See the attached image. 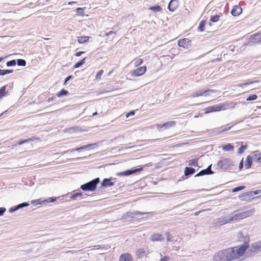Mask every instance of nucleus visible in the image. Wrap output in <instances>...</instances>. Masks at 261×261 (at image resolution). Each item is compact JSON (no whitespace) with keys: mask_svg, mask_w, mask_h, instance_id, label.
<instances>
[{"mask_svg":"<svg viewBox=\"0 0 261 261\" xmlns=\"http://www.w3.org/2000/svg\"><path fill=\"white\" fill-rule=\"evenodd\" d=\"M36 140H39V138H36L35 137H32L30 138H28L27 139H25V140H21L20 141H19L18 142V145H21L22 144H23V143H27V142H31V141H34Z\"/></svg>","mask_w":261,"mask_h":261,"instance_id":"22","label":"nucleus"},{"mask_svg":"<svg viewBox=\"0 0 261 261\" xmlns=\"http://www.w3.org/2000/svg\"><path fill=\"white\" fill-rule=\"evenodd\" d=\"M254 83H255L254 81H250V82H248L247 83H245L244 84H242V86H247V85H249L253 84Z\"/></svg>","mask_w":261,"mask_h":261,"instance_id":"46","label":"nucleus"},{"mask_svg":"<svg viewBox=\"0 0 261 261\" xmlns=\"http://www.w3.org/2000/svg\"><path fill=\"white\" fill-rule=\"evenodd\" d=\"M205 23H206L205 20H202L199 23V27L198 28V30L200 32L204 31Z\"/></svg>","mask_w":261,"mask_h":261,"instance_id":"28","label":"nucleus"},{"mask_svg":"<svg viewBox=\"0 0 261 261\" xmlns=\"http://www.w3.org/2000/svg\"><path fill=\"white\" fill-rule=\"evenodd\" d=\"M251 40L255 43H261V33L251 36Z\"/></svg>","mask_w":261,"mask_h":261,"instance_id":"16","label":"nucleus"},{"mask_svg":"<svg viewBox=\"0 0 261 261\" xmlns=\"http://www.w3.org/2000/svg\"><path fill=\"white\" fill-rule=\"evenodd\" d=\"M176 125V122L174 121H170L163 124L156 125L157 129L161 131L163 129H168L171 127H173Z\"/></svg>","mask_w":261,"mask_h":261,"instance_id":"6","label":"nucleus"},{"mask_svg":"<svg viewBox=\"0 0 261 261\" xmlns=\"http://www.w3.org/2000/svg\"><path fill=\"white\" fill-rule=\"evenodd\" d=\"M209 92H213V91L208 89L205 90H201L195 92L193 96L194 97H196L199 96H206L207 95V93Z\"/></svg>","mask_w":261,"mask_h":261,"instance_id":"17","label":"nucleus"},{"mask_svg":"<svg viewBox=\"0 0 261 261\" xmlns=\"http://www.w3.org/2000/svg\"><path fill=\"white\" fill-rule=\"evenodd\" d=\"M136 255L138 258H141L146 255V251L145 249L141 248L138 249L136 252Z\"/></svg>","mask_w":261,"mask_h":261,"instance_id":"20","label":"nucleus"},{"mask_svg":"<svg viewBox=\"0 0 261 261\" xmlns=\"http://www.w3.org/2000/svg\"><path fill=\"white\" fill-rule=\"evenodd\" d=\"M71 78V75H69L68 77H67L65 80V82L64 83V85H66L67 82Z\"/></svg>","mask_w":261,"mask_h":261,"instance_id":"52","label":"nucleus"},{"mask_svg":"<svg viewBox=\"0 0 261 261\" xmlns=\"http://www.w3.org/2000/svg\"><path fill=\"white\" fill-rule=\"evenodd\" d=\"M178 7V0H171L168 5V9L170 11L174 12Z\"/></svg>","mask_w":261,"mask_h":261,"instance_id":"12","label":"nucleus"},{"mask_svg":"<svg viewBox=\"0 0 261 261\" xmlns=\"http://www.w3.org/2000/svg\"><path fill=\"white\" fill-rule=\"evenodd\" d=\"M253 161L257 163H261V151L255 150L251 153Z\"/></svg>","mask_w":261,"mask_h":261,"instance_id":"10","label":"nucleus"},{"mask_svg":"<svg viewBox=\"0 0 261 261\" xmlns=\"http://www.w3.org/2000/svg\"><path fill=\"white\" fill-rule=\"evenodd\" d=\"M54 99V97H49V98H48V99L47 101H48V102H50V101H51L53 100Z\"/></svg>","mask_w":261,"mask_h":261,"instance_id":"55","label":"nucleus"},{"mask_svg":"<svg viewBox=\"0 0 261 261\" xmlns=\"http://www.w3.org/2000/svg\"><path fill=\"white\" fill-rule=\"evenodd\" d=\"M86 58H84L82 60H80L79 62L76 63L74 65V68H77L80 67L81 66L83 65L85 63Z\"/></svg>","mask_w":261,"mask_h":261,"instance_id":"29","label":"nucleus"},{"mask_svg":"<svg viewBox=\"0 0 261 261\" xmlns=\"http://www.w3.org/2000/svg\"><path fill=\"white\" fill-rule=\"evenodd\" d=\"M195 172V170L191 167H186L185 169V175L187 176L189 175L193 174Z\"/></svg>","mask_w":261,"mask_h":261,"instance_id":"24","label":"nucleus"},{"mask_svg":"<svg viewBox=\"0 0 261 261\" xmlns=\"http://www.w3.org/2000/svg\"><path fill=\"white\" fill-rule=\"evenodd\" d=\"M80 148H77L76 150H79Z\"/></svg>","mask_w":261,"mask_h":261,"instance_id":"60","label":"nucleus"},{"mask_svg":"<svg viewBox=\"0 0 261 261\" xmlns=\"http://www.w3.org/2000/svg\"><path fill=\"white\" fill-rule=\"evenodd\" d=\"M90 39L89 36H80L77 38V41L80 44H83L84 43L87 42L88 41V40Z\"/></svg>","mask_w":261,"mask_h":261,"instance_id":"23","label":"nucleus"},{"mask_svg":"<svg viewBox=\"0 0 261 261\" xmlns=\"http://www.w3.org/2000/svg\"><path fill=\"white\" fill-rule=\"evenodd\" d=\"M191 42V40L188 38H183L178 41V45L179 47L184 48H188L190 45Z\"/></svg>","mask_w":261,"mask_h":261,"instance_id":"9","label":"nucleus"},{"mask_svg":"<svg viewBox=\"0 0 261 261\" xmlns=\"http://www.w3.org/2000/svg\"><path fill=\"white\" fill-rule=\"evenodd\" d=\"M245 188V186H242L233 188L232 190V192H236L240 190H243Z\"/></svg>","mask_w":261,"mask_h":261,"instance_id":"39","label":"nucleus"},{"mask_svg":"<svg viewBox=\"0 0 261 261\" xmlns=\"http://www.w3.org/2000/svg\"><path fill=\"white\" fill-rule=\"evenodd\" d=\"M103 73V70H99L97 72V74H96V75L95 76L96 79V80H100V79H101V77Z\"/></svg>","mask_w":261,"mask_h":261,"instance_id":"38","label":"nucleus"},{"mask_svg":"<svg viewBox=\"0 0 261 261\" xmlns=\"http://www.w3.org/2000/svg\"><path fill=\"white\" fill-rule=\"evenodd\" d=\"M213 172L211 170V165L209 166L206 169L200 171L195 176H200L204 175L211 174Z\"/></svg>","mask_w":261,"mask_h":261,"instance_id":"15","label":"nucleus"},{"mask_svg":"<svg viewBox=\"0 0 261 261\" xmlns=\"http://www.w3.org/2000/svg\"><path fill=\"white\" fill-rule=\"evenodd\" d=\"M3 59V58H0V62L2 61Z\"/></svg>","mask_w":261,"mask_h":261,"instance_id":"59","label":"nucleus"},{"mask_svg":"<svg viewBox=\"0 0 261 261\" xmlns=\"http://www.w3.org/2000/svg\"><path fill=\"white\" fill-rule=\"evenodd\" d=\"M6 208L5 207H1L0 208V216L3 215V214L6 212Z\"/></svg>","mask_w":261,"mask_h":261,"instance_id":"47","label":"nucleus"},{"mask_svg":"<svg viewBox=\"0 0 261 261\" xmlns=\"http://www.w3.org/2000/svg\"><path fill=\"white\" fill-rule=\"evenodd\" d=\"M111 34H114V35H116V33L115 32H114V31H110L109 32L106 33L105 35H106V36H108L109 35H111Z\"/></svg>","mask_w":261,"mask_h":261,"instance_id":"50","label":"nucleus"},{"mask_svg":"<svg viewBox=\"0 0 261 261\" xmlns=\"http://www.w3.org/2000/svg\"><path fill=\"white\" fill-rule=\"evenodd\" d=\"M17 65L19 66H24L26 65V62L23 59H18L17 61Z\"/></svg>","mask_w":261,"mask_h":261,"instance_id":"34","label":"nucleus"},{"mask_svg":"<svg viewBox=\"0 0 261 261\" xmlns=\"http://www.w3.org/2000/svg\"><path fill=\"white\" fill-rule=\"evenodd\" d=\"M220 16L219 15L212 16L210 18V21L212 22H216L220 19Z\"/></svg>","mask_w":261,"mask_h":261,"instance_id":"32","label":"nucleus"},{"mask_svg":"<svg viewBox=\"0 0 261 261\" xmlns=\"http://www.w3.org/2000/svg\"><path fill=\"white\" fill-rule=\"evenodd\" d=\"M149 9L152 11H161L162 10V8L160 6H154L152 7H150L149 8Z\"/></svg>","mask_w":261,"mask_h":261,"instance_id":"35","label":"nucleus"},{"mask_svg":"<svg viewBox=\"0 0 261 261\" xmlns=\"http://www.w3.org/2000/svg\"><path fill=\"white\" fill-rule=\"evenodd\" d=\"M242 13V9L239 5L234 6L231 10V14L233 16H238Z\"/></svg>","mask_w":261,"mask_h":261,"instance_id":"11","label":"nucleus"},{"mask_svg":"<svg viewBox=\"0 0 261 261\" xmlns=\"http://www.w3.org/2000/svg\"><path fill=\"white\" fill-rule=\"evenodd\" d=\"M254 212V209H250L245 211H237L234 212V215L231 218V220L237 221L252 216Z\"/></svg>","mask_w":261,"mask_h":261,"instance_id":"2","label":"nucleus"},{"mask_svg":"<svg viewBox=\"0 0 261 261\" xmlns=\"http://www.w3.org/2000/svg\"><path fill=\"white\" fill-rule=\"evenodd\" d=\"M248 247V243H245L240 246L227 248L229 261L237 259L242 257Z\"/></svg>","mask_w":261,"mask_h":261,"instance_id":"1","label":"nucleus"},{"mask_svg":"<svg viewBox=\"0 0 261 261\" xmlns=\"http://www.w3.org/2000/svg\"><path fill=\"white\" fill-rule=\"evenodd\" d=\"M76 2H69L68 3V5H72L73 4V3H75Z\"/></svg>","mask_w":261,"mask_h":261,"instance_id":"57","label":"nucleus"},{"mask_svg":"<svg viewBox=\"0 0 261 261\" xmlns=\"http://www.w3.org/2000/svg\"><path fill=\"white\" fill-rule=\"evenodd\" d=\"M253 159L251 155H247L245 161L244 167L246 169L251 168L252 164Z\"/></svg>","mask_w":261,"mask_h":261,"instance_id":"14","label":"nucleus"},{"mask_svg":"<svg viewBox=\"0 0 261 261\" xmlns=\"http://www.w3.org/2000/svg\"><path fill=\"white\" fill-rule=\"evenodd\" d=\"M248 146L247 145H242L241 146V147L238 149V153L239 154H241L247 148Z\"/></svg>","mask_w":261,"mask_h":261,"instance_id":"30","label":"nucleus"},{"mask_svg":"<svg viewBox=\"0 0 261 261\" xmlns=\"http://www.w3.org/2000/svg\"><path fill=\"white\" fill-rule=\"evenodd\" d=\"M29 205V204L27 203H22L21 204H20L17 206V207L14 210V211L17 210L19 208L23 207L24 206H27ZM13 211V210L12 211Z\"/></svg>","mask_w":261,"mask_h":261,"instance_id":"40","label":"nucleus"},{"mask_svg":"<svg viewBox=\"0 0 261 261\" xmlns=\"http://www.w3.org/2000/svg\"><path fill=\"white\" fill-rule=\"evenodd\" d=\"M119 261H133V258L128 253H123L120 256Z\"/></svg>","mask_w":261,"mask_h":261,"instance_id":"13","label":"nucleus"},{"mask_svg":"<svg viewBox=\"0 0 261 261\" xmlns=\"http://www.w3.org/2000/svg\"><path fill=\"white\" fill-rule=\"evenodd\" d=\"M188 164L189 166H198V159H193L189 160L188 161Z\"/></svg>","mask_w":261,"mask_h":261,"instance_id":"31","label":"nucleus"},{"mask_svg":"<svg viewBox=\"0 0 261 261\" xmlns=\"http://www.w3.org/2000/svg\"><path fill=\"white\" fill-rule=\"evenodd\" d=\"M7 86L5 85L0 88V99L5 96L7 93L6 91Z\"/></svg>","mask_w":261,"mask_h":261,"instance_id":"26","label":"nucleus"},{"mask_svg":"<svg viewBox=\"0 0 261 261\" xmlns=\"http://www.w3.org/2000/svg\"><path fill=\"white\" fill-rule=\"evenodd\" d=\"M164 237L160 233H154L151 237V240L153 242L161 241L163 240Z\"/></svg>","mask_w":261,"mask_h":261,"instance_id":"18","label":"nucleus"},{"mask_svg":"<svg viewBox=\"0 0 261 261\" xmlns=\"http://www.w3.org/2000/svg\"><path fill=\"white\" fill-rule=\"evenodd\" d=\"M101 185L103 187H111L114 186V183L110 179L105 178L102 180Z\"/></svg>","mask_w":261,"mask_h":261,"instance_id":"21","label":"nucleus"},{"mask_svg":"<svg viewBox=\"0 0 261 261\" xmlns=\"http://www.w3.org/2000/svg\"><path fill=\"white\" fill-rule=\"evenodd\" d=\"M6 64H7V66H15L16 65L15 60H13L8 61V62H7Z\"/></svg>","mask_w":261,"mask_h":261,"instance_id":"41","label":"nucleus"},{"mask_svg":"<svg viewBox=\"0 0 261 261\" xmlns=\"http://www.w3.org/2000/svg\"><path fill=\"white\" fill-rule=\"evenodd\" d=\"M99 182V178H96L85 184L82 185L81 186V189L85 191H94L95 190L97 185Z\"/></svg>","mask_w":261,"mask_h":261,"instance_id":"3","label":"nucleus"},{"mask_svg":"<svg viewBox=\"0 0 261 261\" xmlns=\"http://www.w3.org/2000/svg\"><path fill=\"white\" fill-rule=\"evenodd\" d=\"M83 8H78L76 9V11L78 13H82L83 12Z\"/></svg>","mask_w":261,"mask_h":261,"instance_id":"51","label":"nucleus"},{"mask_svg":"<svg viewBox=\"0 0 261 261\" xmlns=\"http://www.w3.org/2000/svg\"><path fill=\"white\" fill-rule=\"evenodd\" d=\"M134 114L135 112L134 111H132L126 114V117H128L129 115H134Z\"/></svg>","mask_w":261,"mask_h":261,"instance_id":"53","label":"nucleus"},{"mask_svg":"<svg viewBox=\"0 0 261 261\" xmlns=\"http://www.w3.org/2000/svg\"><path fill=\"white\" fill-rule=\"evenodd\" d=\"M82 194L81 193H77L72 194L71 196V199H73V200H75L77 198V197H82Z\"/></svg>","mask_w":261,"mask_h":261,"instance_id":"37","label":"nucleus"},{"mask_svg":"<svg viewBox=\"0 0 261 261\" xmlns=\"http://www.w3.org/2000/svg\"><path fill=\"white\" fill-rule=\"evenodd\" d=\"M85 52L84 51H79V52H77L75 53V56L76 57H80L81 56L82 54H84Z\"/></svg>","mask_w":261,"mask_h":261,"instance_id":"49","label":"nucleus"},{"mask_svg":"<svg viewBox=\"0 0 261 261\" xmlns=\"http://www.w3.org/2000/svg\"><path fill=\"white\" fill-rule=\"evenodd\" d=\"M146 213H142V212H140L139 211H136L135 212L133 213V214L134 215H144V214H146Z\"/></svg>","mask_w":261,"mask_h":261,"instance_id":"43","label":"nucleus"},{"mask_svg":"<svg viewBox=\"0 0 261 261\" xmlns=\"http://www.w3.org/2000/svg\"><path fill=\"white\" fill-rule=\"evenodd\" d=\"M143 170V167L139 168L134 170H127L123 172H119L117 173L118 176H128L132 174L140 172Z\"/></svg>","mask_w":261,"mask_h":261,"instance_id":"8","label":"nucleus"},{"mask_svg":"<svg viewBox=\"0 0 261 261\" xmlns=\"http://www.w3.org/2000/svg\"><path fill=\"white\" fill-rule=\"evenodd\" d=\"M257 98V96L256 94L250 95L248 96V97L246 99L247 101H251L256 100Z\"/></svg>","mask_w":261,"mask_h":261,"instance_id":"36","label":"nucleus"},{"mask_svg":"<svg viewBox=\"0 0 261 261\" xmlns=\"http://www.w3.org/2000/svg\"><path fill=\"white\" fill-rule=\"evenodd\" d=\"M213 260L214 261H229L226 249L215 253L213 256Z\"/></svg>","mask_w":261,"mask_h":261,"instance_id":"5","label":"nucleus"},{"mask_svg":"<svg viewBox=\"0 0 261 261\" xmlns=\"http://www.w3.org/2000/svg\"><path fill=\"white\" fill-rule=\"evenodd\" d=\"M68 93H69V92L68 91L63 89H62L60 92H59L57 94V96L58 97H62L63 96H65V95H68Z\"/></svg>","mask_w":261,"mask_h":261,"instance_id":"27","label":"nucleus"},{"mask_svg":"<svg viewBox=\"0 0 261 261\" xmlns=\"http://www.w3.org/2000/svg\"><path fill=\"white\" fill-rule=\"evenodd\" d=\"M12 72H13V70H10V69H6V70L0 69V75H4L7 74L11 73Z\"/></svg>","mask_w":261,"mask_h":261,"instance_id":"33","label":"nucleus"},{"mask_svg":"<svg viewBox=\"0 0 261 261\" xmlns=\"http://www.w3.org/2000/svg\"><path fill=\"white\" fill-rule=\"evenodd\" d=\"M170 259V257L169 256H164L163 258L160 259V261H169Z\"/></svg>","mask_w":261,"mask_h":261,"instance_id":"44","label":"nucleus"},{"mask_svg":"<svg viewBox=\"0 0 261 261\" xmlns=\"http://www.w3.org/2000/svg\"><path fill=\"white\" fill-rule=\"evenodd\" d=\"M147 68L145 66L140 67L132 71V75L134 76H139L143 75L146 71Z\"/></svg>","mask_w":261,"mask_h":261,"instance_id":"7","label":"nucleus"},{"mask_svg":"<svg viewBox=\"0 0 261 261\" xmlns=\"http://www.w3.org/2000/svg\"><path fill=\"white\" fill-rule=\"evenodd\" d=\"M243 168V159H242V160L241 161L240 164H239L240 170H241Z\"/></svg>","mask_w":261,"mask_h":261,"instance_id":"48","label":"nucleus"},{"mask_svg":"<svg viewBox=\"0 0 261 261\" xmlns=\"http://www.w3.org/2000/svg\"><path fill=\"white\" fill-rule=\"evenodd\" d=\"M133 62H134V66L137 67L143 63V60L141 58H135L133 60Z\"/></svg>","mask_w":261,"mask_h":261,"instance_id":"25","label":"nucleus"},{"mask_svg":"<svg viewBox=\"0 0 261 261\" xmlns=\"http://www.w3.org/2000/svg\"><path fill=\"white\" fill-rule=\"evenodd\" d=\"M204 211V210H202V211H200L197 212L195 213L194 215H195V216H198V215H199V214H200L201 212Z\"/></svg>","mask_w":261,"mask_h":261,"instance_id":"54","label":"nucleus"},{"mask_svg":"<svg viewBox=\"0 0 261 261\" xmlns=\"http://www.w3.org/2000/svg\"><path fill=\"white\" fill-rule=\"evenodd\" d=\"M56 200V198L51 197L48 198L46 201L47 202H54Z\"/></svg>","mask_w":261,"mask_h":261,"instance_id":"45","label":"nucleus"},{"mask_svg":"<svg viewBox=\"0 0 261 261\" xmlns=\"http://www.w3.org/2000/svg\"><path fill=\"white\" fill-rule=\"evenodd\" d=\"M230 128H231L230 127H228V128H226L223 129L222 131V132L227 131V130H228L230 129Z\"/></svg>","mask_w":261,"mask_h":261,"instance_id":"56","label":"nucleus"},{"mask_svg":"<svg viewBox=\"0 0 261 261\" xmlns=\"http://www.w3.org/2000/svg\"><path fill=\"white\" fill-rule=\"evenodd\" d=\"M206 113H209L210 112L216 111L217 110L215 109V107H210L206 108Z\"/></svg>","mask_w":261,"mask_h":261,"instance_id":"42","label":"nucleus"},{"mask_svg":"<svg viewBox=\"0 0 261 261\" xmlns=\"http://www.w3.org/2000/svg\"><path fill=\"white\" fill-rule=\"evenodd\" d=\"M222 150L224 151H233L234 147L232 144L227 143L222 147Z\"/></svg>","mask_w":261,"mask_h":261,"instance_id":"19","label":"nucleus"},{"mask_svg":"<svg viewBox=\"0 0 261 261\" xmlns=\"http://www.w3.org/2000/svg\"><path fill=\"white\" fill-rule=\"evenodd\" d=\"M96 115H97V113L95 112V113H93L92 116H95Z\"/></svg>","mask_w":261,"mask_h":261,"instance_id":"58","label":"nucleus"},{"mask_svg":"<svg viewBox=\"0 0 261 261\" xmlns=\"http://www.w3.org/2000/svg\"><path fill=\"white\" fill-rule=\"evenodd\" d=\"M217 165L222 169L228 170L231 169V167L234 165L231 159L229 158H223L218 162Z\"/></svg>","mask_w":261,"mask_h":261,"instance_id":"4","label":"nucleus"}]
</instances>
